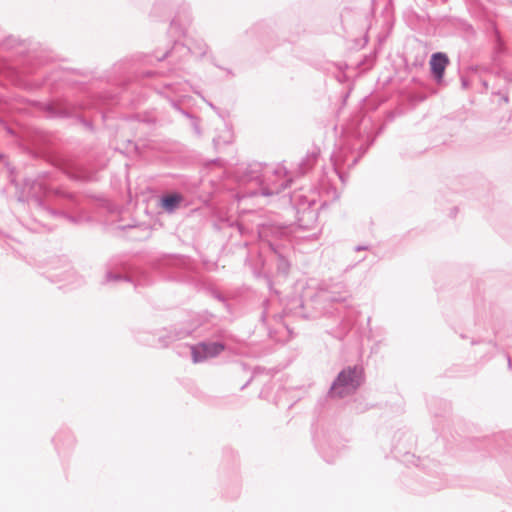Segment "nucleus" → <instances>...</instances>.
<instances>
[{
	"instance_id": "nucleus-3",
	"label": "nucleus",
	"mask_w": 512,
	"mask_h": 512,
	"mask_svg": "<svg viewBox=\"0 0 512 512\" xmlns=\"http://www.w3.org/2000/svg\"><path fill=\"white\" fill-rule=\"evenodd\" d=\"M226 347L222 343H201L196 347L194 352H219Z\"/></svg>"
},
{
	"instance_id": "nucleus-4",
	"label": "nucleus",
	"mask_w": 512,
	"mask_h": 512,
	"mask_svg": "<svg viewBox=\"0 0 512 512\" xmlns=\"http://www.w3.org/2000/svg\"><path fill=\"white\" fill-rule=\"evenodd\" d=\"M181 197L179 195H168L162 199V206L164 209L171 211L180 203Z\"/></svg>"
},
{
	"instance_id": "nucleus-1",
	"label": "nucleus",
	"mask_w": 512,
	"mask_h": 512,
	"mask_svg": "<svg viewBox=\"0 0 512 512\" xmlns=\"http://www.w3.org/2000/svg\"><path fill=\"white\" fill-rule=\"evenodd\" d=\"M362 379V369L358 367L343 370L333 383L330 395L332 397H343L353 392Z\"/></svg>"
},
{
	"instance_id": "nucleus-2",
	"label": "nucleus",
	"mask_w": 512,
	"mask_h": 512,
	"mask_svg": "<svg viewBox=\"0 0 512 512\" xmlns=\"http://www.w3.org/2000/svg\"><path fill=\"white\" fill-rule=\"evenodd\" d=\"M431 71L438 82L443 79L445 69L449 64V58L446 54L437 52L432 54L430 59Z\"/></svg>"
}]
</instances>
